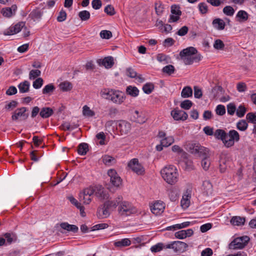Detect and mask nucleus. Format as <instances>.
<instances>
[{"instance_id": "obj_63", "label": "nucleus", "mask_w": 256, "mask_h": 256, "mask_svg": "<svg viewBox=\"0 0 256 256\" xmlns=\"http://www.w3.org/2000/svg\"><path fill=\"white\" fill-rule=\"evenodd\" d=\"M216 112L217 114L222 116L226 113V108L224 106L220 104L216 106Z\"/></svg>"}, {"instance_id": "obj_10", "label": "nucleus", "mask_w": 256, "mask_h": 256, "mask_svg": "<svg viewBox=\"0 0 256 256\" xmlns=\"http://www.w3.org/2000/svg\"><path fill=\"white\" fill-rule=\"evenodd\" d=\"M165 204L162 202H156L150 206L152 213L156 216L160 215L164 212Z\"/></svg>"}, {"instance_id": "obj_57", "label": "nucleus", "mask_w": 256, "mask_h": 256, "mask_svg": "<svg viewBox=\"0 0 256 256\" xmlns=\"http://www.w3.org/2000/svg\"><path fill=\"white\" fill-rule=\"evenodd\" d=\"M43 139L40 138L38 136H34L32 138V142L35 147H38L43 142Z\"/></svg>"}, {"instance_id": "obj_43", "label": "nucleus", "mask_w": 256, "mask_h": 256, "mask_svg": "<svg viewBox=\"0 0 256 256\" xmlns=\"http://www.w3.org/2000/svg\"><path fill=\"white\" fill-rule=\"evenodd\" d=\"M210 160L208 157H205L202 158L201 162L202 166L204 170H208L210 166Z\"/></svg>"}, {"instance_id": "obj_50", "label": "nucleus", "mask_w": 256, "mask_h": 256, "mask_svg": "<svg viewBox=\"0 0 256 256\" xmlns=\"http://www.w3.org/2000/svg\"><path fill=\"white\" fill-rule=\"evenodd\" d=\"M112 89H104L101 92L102 96L104 98L110 100V97L112 96Z\"/></svg>"}, {"instance_id": "obj_46", "label": "nucleus", "mask_w": 256, "mask_h": 256, "mask_svg": "<svg viewBox=\"0 0 256 256\" xmlns=\"http://www.w3.org/2000/svg\"><path fill=\"white\" fill-rule=\"evenodd\" d=\"M114 160V158L109 155H104L102 156V161L104 163L108 166L112 164V162Z\"/></svg>"}, {"instance_id": "obj_7", "label": "nucleus", "mask_w": 256, "mask_h": 256, "mask_svg": "<svg viewBox=\"0 0 256 256\" xmlns=\"http://www.w3.org/2000/svg\"><path fill=\"white\" fill-rule=\"evenodd\" d=\"M128 166L138 175L142 176L145 173L144 168L142 164L139 163L138 158H134L131 160L128 163Z\"/></svg>"}, {"instance_id": "obj_36", "label": "nucleus", "mask_w": 256, "mask_h": 256, "mask_svg": "<svg viewBox=\"0 0 256 256\" xmlns=\"http://www.w3.org/2000/svg\"><path fill=\"white\" fill-rule=\"evenodd\" d=\"M78 16L82 21H86L90 18V12L86 10L79 12Z\"/></svg>"}, {"instance_id": "obj_15", "label": "nucleus", "mask_w": 256, "mask_h": 256, "mask_svg": "<svg viewBox=\"0 0 256 256\" xmlns=\"http://www.w3.org/2000/svg\"><path fill=\"white\" fill-rule=\"evenodd\" d=\"M188 244L184 242L176 240L174 241V251L175 252L182 253L187 250Z\"/></svg>"}, {"instance_id": "obj_17", "label": "nucleus", "mask_w": 256, "mask_h": 256, "mask_svg": "<svg viewBox=\"0 0 256 256\" xmlns=\"http://www.w3.org/2000/svg\"><path fill=\"white\" fill-rule=\"evenodd\" d=\"M188 154L186 152H184L181 155V158H182L183 162L185 164V170L190 171L194 168L192 161L188 158Z\"/></svg>"}, {"instance_id": "obj_2", "label": "nucleus", "mask_w": 256, "mask_h": 256, "mask_svg": "<svg viewBox=\"0 0 256 256\" xmlns=\"http://www.w3.org/2000/svg\"><path fill=\"white\" fill-rule=\"evenodd\" d=\"M108 175L110 178V184H106L105 186L110 192H114L122 184V179L114 169H110L108 171Z\"/></svg>"}, {"instance_id": "obj_35", "label": "nucleus", "mask_w": 256, "mask_h": 256, "mask_svg": "<svg viewBox=\"0 0 256 256\" xmlns=\"http://www.w3.org/2000/svg\"><path fill=\"white\" fill-rule=\"evenodd\" d=\"M104 204V206H106V208L110 210L116 208L118 206V202L117 200H108L106 201Z\"/></svg>"}, {"instance_id": "obj_20", "label": "nucleus", "mask_w": 256, "mask_h": 256, "mask_svg": "<svg viewBox=\"0 0 256 256\" xmlns=\"http://www.w3.org/2000/svg\"><path fill=\"white\" fill-rule=\"evenodd\" d=\"M62 228L66 230L68 232H72L74 233H76L78 231V228L76 225L70 224L68 222H64L60 224Z\"/></svg>"}, {"instance_id": "obj_48", "label": "nucleus", "mask_w": 256, "mask_h": 256, "mask_svg": "<svg viewBox=\"0 0 256 256\" xmlns=\"http://www.w3.org/2000/svg\"><path fill=\"white\" fill-rule=\"evenodd\" d=\"M164 244L162 242H159L152 246L150 250L152 252H157L161 251L164 248Z\"/></svg>"}, {"instance_id": "obj_44", "label": "nucleus", "mask_w": 256, "mask_h": 256, "mask_svg": "<svg viewBox=\"0 0 256 256\" xmlns=\"http://www.w3.org/2000/svg\"><path fill=\"white\" fill-rule=\"evenodd\" d=\"M174 67L172 64L165 66L162 70L163 72L167 74L168 75H171L174 72Z\"/></svg>"}, {"instance_id": "obj_22", "label": "nucleus", "mask_w": 256, "mask_h": 256, "mask_svg": "<svg viewBox=\"0 0 256 256\" xmlns=\"http://www.w3.org/2000/svg\"><path fill=\"white\" fill-rule=\"evenodd\" d=\"M246 222V218L244 217H241L240 216H234L230 219V222L232 225L240 226L244 225Z\"/></svg>"}, {"instance_id": "obj_54", "label": "nucleus", "mask_w": 256, "mask_h": 256, "mask_svg": "<svg viewBox=\"0 0 256 256\" xmlns=\"http://www.w3.org/2000/svg\"><path fill=\"white\" fill-rule=\"evenodd\" d=\"M104 12L109 16H114L116 14L114 8L110 4L104 8Z\"/></svg>"}, {"instance_id": "obj_37", "label": "nucleus", "mask_w": 256, "mask_h": 256, "mask_svg": "<svg viewBox=\"0 0 256 256\" xmlns=\"http://www.w3.org/2000/svg\"><path fill=\"white\" fill-rule=\"evenodd\" d=\"M55 90L53 84H50L46 86L42 89V93L44 94H50Z\"/></svg>"}, {"instance_id": "obj_9", "label": "nucleus", "mask_w": 256, "mask_h": 256, "mask_svg": "<svg viewBox=\"0 0 256 256\" xmlns=\"http://www.w3.org/2000/svg\"><path fill=\"white\" fill-rule=\"evenodd\" d=\"M125 98L124 94L122 92L113 90L110 100L115 104H120L124 102Z\"/></svg>"}, {"instance_id": "obj_39", "label": "nucleus", "mask_w": 256, "mask_h": 256, "mask_svg": "<svg viewBox=\"0 0 256 256\" xmlns=\"http://www.w3.org/2000/svg\"><path fill=\"white\" fill-rule=\"evenodd\" d=\"M174 142V138L170 136L165 137L162 138L160 140V142L162 143V144H163L164 146L166 148L170 146Z\"/></svg>"}, {"instance_id": "obj_52", "label": "nucleus", "mask_w": 256, "mask_h": 256, "mask_svg": "<svg viewBox=\"0 0 256 256\" xmlns=\"http://www.w3.org/2000/svg\"><path fill=\"white\" fill-rule=\"evenodd\" d=\"M226 160L225 159H222L220 160L219 168L221 173H224L226 172L227 166L226 164Z\"/></svg>"}, {"instance_id": "obj_42", "label": "nucleus", "mask_w": 256, "mask_h": 256, "mask_svg": "<svg viewBox=\"0 0 256 256\" xmlns=\"http://www.w3.org/2000/svg\"><path fill=\"white\" fill-rule=\"evenodd\" d=\"M204 190L207 194L211 193L212 190V186L209 181H205L203 182Z\"/></svg>"}, {"instance_id": "obj_8", "label": "nucleus", "mask_w": 256, "mask_h": 256, "mask_svg": "<svg viewBox=\"0 0 256 256\" xmlns=\"http://www.w3.org/2000/svg\"><path fill=\"white\" fill-rule=\"evenodd\" d=\"M94 193L95 196L100 200H104L108 198V192L101 185H96L94 187Z\"/></svg>"}, {"instance_id": "obj_61", "label": "nucleus", "mask_w": 256, "mask_h": 256, "mask_svg": "<svg viewBox=\"0 0 256 256\" xmlns=\"http://www.w3.org/2000/svg\"><path fill=\"white\" fill-rule=\"evenodd\" d=\"M194 98H200L202 96V90L198 86H194Z\"/></svg>"}, {"instance_id": "obj_6", "label": "nucleus", "mask_w": 256, "mask_h": 256, "mask_svg": "<svg viewBox=\"0 0 256 256\" xmlns=\"http://www.w3.org/2000/svg\"><path fill=\"white\" fill-rule=\"evenodd\" d=\"M118 212L122 216H128L131 214L138 213L136 208L132 206L130 202L126 201L122 202L118 207Z\"/></svg>"}, {"instance_id": "obj_3", "label": "nucleus", "mask_w": 256, "mask_h": 256, "mask_svg": "<svg viewBox=\"0 0 256 256\" xmlns=\"http://www.w3.org/2000/svg\"><path fill=\"white\" fill-rule=\"evenodd\" d=\"M188 151L192 154L196 155L198 156L208 157L209 150L203 146H200L198 143L190 144L188 146Z\"/></svg>"}, {"instance_id": "obj_64", "label": "nucleus", "mask_w": 256, "mask_h": 256, "mask_svg": "<svg viewBox=\"0 0 256 256\" xmlns=\"http://www.w3.org/2000/svg\"><path fill=\"white\" fill-rule=\"evenodd\" d=\"M212 226L211 223H207L202 225L200 227V230L202 232H206L210 230Z\"/></svg>"}, {"instance_id": "obj_38", "label": "nucleus", "mask_w": 256, "mask_h": 256, "mask_svg": "<svg viewBox=\"0 0 256 256\" xmlns=\"http://www.w3.org/2000/svg\"><path fill=\"white\" fill-rule=\"evenodd\" d=\"M30 159L34 162H38L39 158L42 156L41 153H39L38 150H34L30 152Z\"/></svg>"}, {"instance_id": "obj_59", "label": "nucleus", "mask_w": 256, "mask_h": 256, "mask_svg": "<svg viewBox=\"0 0 256 256\" xmlns=\"http://www.w3.org/2000/svg\"><path fill=\"white\" fill-rule=\"evenodd\" d=\"M100 36L102 38L109 39L112 36V34L109 30H103L100 32Z\"/></svg>"}, {"instance_id": "obj_29", "label": "nucleus", "mask_w": 256, "mask_h": 256, "mask_svg": "<svg viewBox=\"0 0 256 256\" xmlns=\"http://www.w3.org/2000/svg\"><path fill=\"white\" fill-rule=\"evenodd\" d=\"M236 18H238L237 21L240 22H244L248 20V14L246 11L240 10L237 13Z\"/></svg>"}, {"instance_id": "obj_26", "label": "nucleus", "mask_w": 256, "mask_h": 256, "mask_svg": "<svg viewBox=\"0 0 256 256\" xmlns=\"http://www.w3.org/2000/svg\"><path fill=\"white\" fill-rule=\"evenodd\" d=\"M88 144L87 143L82 142L78 146V153L81 156H85L88 151Z\"/></svg>"}, {"instance_id": "obj_14", "label": "nucleus", "mask_w": 256, "mask_h": 256, "mask_svg": "<svg viewBox=\"0 0 256 256\" xmlns=\"http://www.w3.org/2000/svg\"><path fill=\"white\" fill-rule=\"evenodd\" d=\"M112 126V128H117L119 127L120 128H130V123L121 120L118 122L115 121H110L106 122V126Z\"/></svg>"}, {"instance_id": "obj_53", "label": "nucleus", "mask_w": 256, "mask_h": 256, "mask_svg": "<svg viewBox=\"0 0 256 256\" xmlns=\"http://www.w3.org/2000/svg\"><path fill=\"white\" fill-rule=\"evenodd\" d=\"M66 16H67V14H66V12L64 10L62 9L59 12L58 15L56 19L58 22H62L66 20Z\"/></svg>"}, {"instance_id": "obj_51", "label": "nucleus", "mask_w": 256, "mask_h": 256, "mask_svg": "<svg viewBox=\"0 0 256 256\" xmlns=\"http://www.w3.org/2000/svg\"><path fill=\"white\" fill-rule=\"evenodd\" d=\"M180 106L182 108L189 110L192 106V102L188 100H186L182 102Z\"/></svg>"}, {"instance_id": "obj_23", "label": "nucleus", "mask_w": 256, "mask_h": 256, "mask_svg": "<svg viewBox=\"0 0 256 256\" xmlns=\"http://www.w3.org/2000/svg\"><path fill=\"white\" fill-rule=\"evenodd\" d=\"M54 114L53 110L48 107L42 108L40 112V116L44 118H46L50 117Z\"/></svg>"}, {"instance_id": "obj_19", "label": "nucleus", "mask_w": 256, "mask_h": 256, "mask_svg": "<svg viewBox=\"0 0 256 256\" xmlns=\"http://www.w3.org/2000/svg\"><path fill=\"white\" fill-rule=\"evenodd\" d=\"M17 10V6L13 4L10 8H4L2 10V13L4 16L10 18L14 15Z\"/></svg>"}, {"instance_id": "obj_5", "label": "nucleus", "mask_w": 256, "mask_h": 256, "mask_svg": "<svg viewBox=\"0 0 256 256\" xmlns=\"http://www.w3.org/2000/svg\"><path fill=\"white\" fill-rule=\"evenodd\" d=\"M226 135L224 146L228 148L234 146V143L240 140L238 132L234 130H230L228 132H226Z\"/></svg>"}, {"instance_id": "obj_30", "label": "nucleus", "mask_w": 256, "mask_h": 256, "mask_svg": "<svg viewBox=\"0 0 256 256\" xmlns=\"http://www.w3.org/2000/svg\"><path fill=\"white\" fill-rule=\"evenodd\" d=\"M114 64V58L112 56H108L104 58L102 61V65L106 68H111Z\"/></svg>"}, {"instance_id": "obj_21", "label": "nucleus", "mask_w": 256, "mask_h": 256, "mask_svg": "<svg viewBox=\"0 0 256 256\" xmlns=\"http://www.w3.org/2000/svg\"><path fill=\"white\" fill-rule=\"evenodd\" d=\"M3 236L4 237L6 242V241L8 244L16 242L18 238V236L14 232H6L3 234Z\"/></svg>"}, {"instance_id": "obj_28", "label": "nucleus", "mask_w": 256, "mask_h": 256, "mask_svg": "<svg viewBox=\"0 0 256 256\" xmlns=\"http://www.w3.org/2000/svg\"><path fill=\"white\" fill-rule=\"evenodd\" d=\"M30 83L27 80H24V82H20L18 85L20 92L26 93L28 92L30 90Z\"/></svg>"}, {"instance_id": "obj_27", "label": "nucleus", "mask_w": 256, "mask_h": 256, "mask_svg": "<svg viewBox=\"0 0 256 256\" xmlns=\"http://www.w3.org/2000/svg\"><path fill=\"white\" fill-rule=\"evenodd\" d=\"M131 243L132 242L129 238H125L115 242L114 244L116 247L122 248L129 246Z\"/></svg>"}, {"instance_id": "obj_45", "label": "nucleus", "mask_w": 256, "mask_h": 256, "mask_svg": "<svg viewBox=\"0 0 256 256\" xmlns=\"http://www.w3.org/2000/svg\"><path fill=\"white\" fill-rule=\"evenodd\" d=\"M248 122L256 124V112H248L246 116Z\"/></svg>"}, {"instance_id": "obj_33", "label": "nucleus", "mask_w": 256, "mask_h": 256, "mask_svg": "<svg viewBox=\"0 0 256 256\" xmlns=\"http://www.w3.org/2000/svg\"><path fill=\"white\" fill-rule=\"evenodd\" d=\"M192 95V90L189 86L184 87L181 92V96L184 98L191 97Z\"/></svg>"}, {"instance_id": "obj_1", "label": "nucleus", "mask_w": 256, "mask_h": 256, "mask_svg": "<svg viewBox=\"0 0 256 256\" xmlns=\"http://www.w3.org/2000/svg\"><path fill=\"white\" fill-rule=\"evenodd\" d=\"M160 174L164 180L170 184L173 185L178 180V170L173 165L165 166L161 170Z\"/></svg>"}, {"instance_id": "obj_24", "label": "nucleus", "mask_w": 256, "mask_h": 256, "mask_svg": "<svg viewBox=\"0 0 256 256\" xmlns=\"http://www.w3.org/2000/svg\"><path fill=\"white\" fill-rule=\"evenodd\" d=\"M226 132L222 129H216L214 133V136L217 140H220L224 144Z\"/></svg>"}, {"instance_id": "obj_32", "label": "nucleus", "mask_w": 256, "mask_h": 256, "mask_svg": "<svg viewBox=\"0 0 256 256\" xmlns=\"http://www.w3.org/2000/svg\"><path fill=\"white\" fill-rule=\"evenodd\" d=\"M126 92L133 97H136L138 95L139 90L136 87L130 86L126 88Z\"/></svg>"}, {"instance_id": "obj_31", "label": "nucleus", "mask_w": 256, "mask_h": 256, "mask_svg": "<svg viewBox=\"0 0 256 256\" xmlns=\"http://www.w3.org/2000/svg\"><path fill=\"white\" fill-rule=\"evenodd\" d=\"M192 55L191 58H186L185 60L186 64H191L194 62H198L201 60V56L200 54Z\"/></svg>"}, {"instance_id": "obj_25", "label": "nucleus", "mask_w": 256, "mask_h": 256, "mask_svg": "<svg viewBox=\"0 0 256 256\" xmlns=\"http://www.w3.org/2000/svg\"><path fill=\"white\" fill-rule=\"evenodd\" d=\"M212 24L214 27L218 30H223L226 26L224 21L220 18L214 19L212 22Z\"/></svg>"}, {"instance_id": "obj_60", "label": "nucleus", "mask_w": 256, "mask_h": 256, "mask_svg": "<svg viewBox=\"0 0 256 256\" xmlns=\"http://www.w3.org/2000/svg\"><path fill=\"white\" fill-rule=\"evenodd\" d=\"M198 7L201 14H206L208 12V6L204 2H201L199 4Z\"/></svg>"}, {"instance_id": "obj_47", "label": "nucleus", "mask_w": 256, "mask_h": 256, "mask_svg": "<svg viewBox=\"0 0 256 256\" xmlns=\"http://www.w3.org/2000/svg\"><path fill=\"white\" fill-rule=\"evenodd\" d=\"M82 112L84 116L88 117L92 116L94 115V112L92 110H90V108L88 107L87 106H84L83 107Z\"/></svg>"}, {"instance_id": "obj_40", "label": "nucleus", "mask_w": 256, "mask_h": 256, "mask_svg": "<svg viewBox=\"0 0 256 256\" xmlns=\"http://www.w3.org/2000/svg\"><path fill=\"white\" fill-rule=\"evenodd\" d=\"M154 89V86L152 83H146L142 87L144 93L150 94Z\"/></svg>"}, {"instance_id": "obj_11", "label": "nucleus", "mask_w": 256, "mask_h": 256, "mask_svg": "<svg viewBox=\"0 0 256 256\" xmlns=\"http://www.w3.org/2000/svg\"><path fill=\"white\" fill-rule=\"evenodd\" d=\"M26 22H20L15 24L14 26L10 27L4 32L5 35H12L19 32L22 28L25 26Z\"/></svg>"}, {"instance_id": "obj_4", "label": "nucleus", "mask_w": 256, "mask_h": 256, "mask_svg": "<svg viewBox=\"0 0 256 256\" xmlns=\"http://www.w3.org/2000/svg\"><path fill=\"white\" fill-rule=\"evenodd\" d=\"M250 238L245 236L234 238L228 244V248L230 250L242 249L248 244Z\"/></svg>"}, {"instance_id": "obj_58", "label": "nucleus", "mask_w": 256, "mask_h": 256, "mask_svg": "<svg viewBox=\"0 0 256 256\" xmlns=\"http://www.w3.org/2000/svg\"><path fill=\"white\" fill-rule=\"evenodd\" d=\"M41 74V72L38 70H32L30 72L29 78L30 79H34L39 76Z\"/></svg>"}, {"instance_id": "obj_55", "label": "nucleus", "mask_w": 256, "mask_h": 256, "mask_svg": "<svg viewBox=\"0 0 256 256\" xmlns=\"http://www.w3.org/2000/svg\"><path fill=\"white\" fill-rule=\"evenodd\" d=\"M44 80L42 78H38L33 82V86L36 89H38L42 87Z\"/></svg>"}, {"instance_id": "obj_49", "label": "nucleus", "mask_w": 256, "mask_h": 256, "mask_svg": "<svg viewBox=\"0 0 256 256\" xmlns=\"http://www.w3.org/2000/svg\"><path fill=\"white\" fill-rule=\"evenodd\" d=\"M223 12L226 16H232L234 13V8L231 6H226L223 8Z\"/></svg>"}, {"instance_id": "obj_16", "label": "nucleus", "mask_w": 256, "mask_h": 256, "mask_svg": "<svg viewBox=\"0 0 256 256\" xmlns=\"http://www.w3.org/2000/svg\"><path fill=\"white\" fill-rule=\"evenodd\" d=\"M26 110L27 109L25 107H22L16 110L14 112V114L12 116V119L15 120H18L19 118L26 119L28 116V114L26 112Z\"/></svg>"}, {"instance_id": "obj_18", "label": "nucleus", "mask_w": 256, "mask_h": 256, "mask_svg": "<svg viewBox=\"0 0 256 256\" xmlns=\"http://www.w3.org/2000/svg\"><path fill=\"white\" fill-rule=\"evenodd\" d=\"M110 210L104 206V204L98 208L96 216L99 218H106L110 216Z\"/></svg>"}, {"instance_id": "obj_41", "label": "nucleus", "mask_w": 256, "mask_h": 256, "mask_svg": "<svg viewBox=\"0 0 256 256\" xmlns=\"http://www.w3.org/2000/svg\"><path fill=\"white\" fill-rule=\"evenodd\" d=\"M108 227V224L106 223H102L96 224L90 228V231L104 230Z\"/></svg>"}, {"instance_id": "obj_56", "label": "nucleus", "mask_w": 256, "mask_h": 256, "mask_svg": "<svg viewBox=\"0 0 256 256\" xmlns=\"http://www.w3.org/2000/svg\"><path fill=\"white\" fill-rule=\"evenodd\" d=\"M214 47L216 50H222L224 47V44L220 40H216L214 44Z\"/></svg>"}, {"instance_id": "obj_34", "label": "nucleus", "mask_w": 256, "mask_h": 256, "mask_svg": "<svg viewBox=\"0 0 256 256\" xmlns=\"http://www.w3.org/2000/svg\"><path fill=\"white\" fill-rule=\"evenodd\" d=\"M60 88L61 90L64 92H68L72 88V83L68 81H64L62 82L59 84Z\"/></svg>"}, {"instance_id": "obj_12", "label": "nucleus", "mask_w": 256, "mask_h": 256, "mask_svg": "<svg viewBox=\"0 0 256 256\" xmlns=\"http://www.w3.org/2000/svg\"><path fill=\"white\" fill-rule=\"evenodd\" d=\"M196 53H197L196 48L194 47H188L182 50L180 53V56L185 64L186 58H191L192 55L195 54Z\"/></svg>"}, {"instance_id": "obj_13", "label": "nucleus", "mask_w": 256, "mask_h": 256, "mask_svg": "<svg viewBox=\"0 0 256 256\" xmlns=\"http://www.w3.org/2000/svg\"><path fill=\"white\" fill-rule=\"evenodd\" d=\"M171 115L174 120H184L188 118V114L184 110L175 108L171 112Z\"/></svg>"}, {"instance_id": "obj_62", "label": "nucleus", "mask_w": 256, "mask_h": 256, "mask_svg": "<svg viewBox=\"0 0 256 256\" xmlns=\"http://www.w3.org/2000/svg\"><path fill=\"white\" fill-rule=\"evenodd\" d=\"M171 12L173 14L175 15H181L182 12L180 10L179 6L176 5H172L171 6Z\"/></svg>"}]
</instances>
